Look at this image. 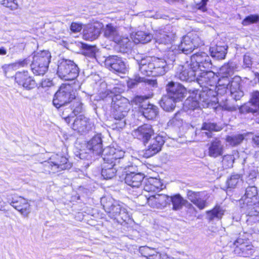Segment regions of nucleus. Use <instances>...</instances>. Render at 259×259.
Masks as SVG:
<instances>
[{"label": "nucleus", "mask_w": 259, "mask_h": 259, "mask_svg": "<svg viewBox=\"0 0 259 259\" xmlns=\"http://www.w3.org/2000/svg\"><path fill=\"white\" fill-rule=\"evenodd\" d=\"M0 4L12 10H16L18 7L16 0H0Z\"/></svg>", "instance_id": "49"}, {"label": "nucleus", "mask_w": 259, "mask_h": 259, "mask_svg": "<svg viewBox=\"0 0 259 259\" xmlns=\"http://www.w3.org/2000/svg\"><path fill=\"white\" fill-rule=\"evenodd\" d=\"M231 81V80H230L228 77L218 78L217 84H218V87H217L218 89L216 92L218 96L227 93Z\"/></svg>", "instance_id": "31"}, {"label": "nucleus", "mask_w": 259, "mask_h": 259, "mask_svg": "<svg viewBox=\"0 0 259 259\" xmlns=\"http://www.w3.org/2000/svg\"><path fill=\"white\" fill-rule=\"evenodd\" d=\"M178 100V99L177 98L164 95L159 101V104L164 111L171 112L175 109Z\"/></svg>", "instance_id": "28"}, {"label": "nucleus", "mask_w": 259, "mask_h": 259, "mask_svg": "<svg viewBox=\"0 0 259 259\" xmlns=\"http://www.w3.org/2000/svg\"><path fill=\"white\" fill-rule=\"evenodd\" d=\"M252 65V61L250 57L245 55L243 58V66L245 67H250Z\"/></svg>", "instance_id": "64"}, {"label": "nucleus", "mask_w": 259, "mask_h": 259, "mask_svg": "<svg viewBox=\"0 0 259 259\" xmlns=\"http://www.w3.org/2000/svg\"><path fill=\"white\" fill-rule=\"evenodd\" d=\"M117 220L118 223L122 224L123 222L128 223L131 220L130 215L128 213L126 209L123 207L121 209V211L118 213L117 215Z\"/></svg>", "instance_id": "45"}, {"label": "nucleus", "mask_w": 259, "mask_h": 259, "mask_svg": "<svg viewBox=\"0 0 259 259\" xmlns=\"http://www.w3.org/2000/svg\"><path fill=\"white\" fill-rule=\"evenodd\" d=\"M30 62L31 60L29 58H25L23 60H18L17 62L14 63V64H15V67H24L29 65Z\"/></svg>", "instance_id": "59"}, {"label": "nucleus", "mask_w": 259, "mask_h": 259, "mask_svg": "<svg viewBox=\"0 0 259 259\" xmlns=\"http://www.w3.org/2000/svg\"><path fill=\"white\" fill-rule=\"evenodd\" d=\"M156 41L159 44H166L171 41L169 35L165 34H159L156 35Z\"/></svg>", "instance_id": "52"}, {"label": "nucleus", "mask_w": 259, "mask_h": 259, "mask_svg": "<svg viewBox=\"0 0 259 259\" xmlns=\"http://www.w3.org/2000/svg\"><path fill=\"white\" fill-rule=\"evenodd\" d=\"M227 47L226 46H218L211 47L210 52L212 57L218 60H222L225 58Z\"/></svg>", "instance_id": "32"}, {"label": "nucleus", "mask_w": 259, "mask_h": 259, "mask_svg": "<svg viewBox=\"0 0 259 259\" xmlns=\"http://www.w3.org/2000/svg\"><path fill=\"white\" fill-rule=\"evenodd\" d=\"M200 39L196 33H188L184 36L179 45V51L188 55L192 52L195 48L200 45Z\"/></svg>", "instance_id": "14"}, {"label": "nucleus", "mask_w": 259, "mask_h": 259, "mask_svg": "<svg viewBox=\"0 0 259 259\" xmlns=\"http://www.w3.org/2000/svg\"><path fill=\"white\" fill-rule=\"evenodd\" d=\"M202 130L208 131V132H203L202 134H205L207 137H211V131H219L221 127L218 126L215 123L211 122H205L203 124Z\"/></svg>", "instance_id": "43"}, {"label": "nucleus", "mask_w": 259, "mask_h": 259, "mask_svg": "<svg viewBox=\"0 0 259 259\" xmlns=\"http://www.w3.org/2000/svg\"><path fill=\"white\" fill-rule=\"evenodd\" d=\"M51 57V53L47 50L35 54L30 64L33 73L36 75H44L48 69Z\"/></svg>", "instance_id": "6"}, {"label": "nucleus", "mask_w": 259, "mask_h": 259, "mask_svg": "<svg viewBox=\"0 0 259 259\" xmlns=\"http://www.w3.org/2000/svg\"><path fill=\"white\" fill-rule=\"evenodd\" d=\"M165 143L164 138L160 135H157L148 141L146 148L143 151V156L149 158L159 153Z\"/></svg>", "instance_id": "13"}, {"label": "nucleus", "mask_w": 259, "mask_h": 259, "mask_svg": "<svg viewBox=\"0 0 259 259\" xmlns=\"http://www.w3.org/2000/svg\"><path fill=\"white\" fill-rule=\"evenodd\" d=\"M141 82H145L152 87H155L157 84L156 80L149 79L145 77H141L139 74H135L133 78H131L127 81V85L130 89H134Z\"/></svg>", "instance_id": "29"}, {"label": "nucleus", "mask_w": 259, "mask_h": 259, "mask_svg": "<svg viewBox=\"0 0 259 259\" xmlns=\"http://www.w3.org/2000/svg\"><path fill=\"white\" fill-rule=\"evenodd\" d=\"M79 69L73 61L63 59L58 62L57 74L62 79L72 80L79 74Z\"/></svg>", "instance_id": "5"}, {"label": "nucleus", "mask_w": 259, "mask_h": 259, "mask_svg": "<svg viewBox=\"0 0 259 259\" xmlns=\"http://www.w3.org/2000/svg\"><path fill=\"white\" fill-rule=\"evenodd\" d=\"M259 21V16L257 15H250L246 17L242 21L244 26H247Z\"/></svg>", "instance_id": "51"}, {"label": "nucleus", "mask_w": 259, "mask_h": 259, "mask_svg": "<svg viewBox=\"0 0 259 259\" xmlns=\"http://www.w3.org/2000/svg\"><path fill=\"white\" fill-rule=\"evenodd\" d=\"M145 175L143 173L126 174L125 183L133 188H139L144 181Z\"/></svg>", "instance_id": "25"}, {"label": "nucleus", "mask_w": 259, "mask_h": 259, "mask_svg": "<svg viewBox=\"0 0 259 259\" xmlns=\"http://www.w3.org/2000/svg\"><path fill=\"white\" fill-rule=\"evenodd\" d=\"M191 63L188 64L187 61L184 65H182V70H185L183 66L189 65L187 67L186 70H190L191 69H200L199 68L209 69L211 68L212 64L209 56L204 52H200L193 55L190 58Z\"/></svg>", "instance_id": "10"}, {"label": "nucleus", "mask_w": 259, "mask_h": 259, "mask_svg": "<svg viewBox=\"0 0 259 259\" xmlns=\"http://www.w3.org/2000/svg\"><path fill=\"white\" fill-rule=\"evenodd\" d=\"M140 112L147 120H155L159 114V108L157 106L149 103L143 109H140Z\"/></svg>", "instance_id": "30"}, {"label": "nucleus", "mask_w": 259, "mask_h": 259, "mask_svg": "<svg viewBox=\"0 0 259 259\" xmlns=\"http://www.w3.org/2000/svg\"><path fill=\"white\" fill-rule=\"evenodd\" d=\"M139 252L143 256L147 259H157L160 256L159 252L155 249L147 246H141L139 248Z\"/></svg>", "instance_id": "33"}, {"label": "nucleus", "mask_w": 259, "mask_h": 259, "mask_svg": "<svg viewBox=\"0 0 259 259\" xmlns=\"http://www.w3.org/2000/svg\"><path fill=\"white\" fill-rule=\"evenodd\" d=\"M152 35L144 31H140L136 33L134 42L136 44H146L149 42L152 38Z\"/></svg>", "instance_id": "36"}, {"label": "nucleus", "mask_w": 259, "mask_h": 259, "mask_svg": "<svg viewBox=\"0 0 259 259\" xmlns=\"http://www.w3.org/2000/svg\"><path fill=\"white\" fill-rule=\"evenodd\" d=\"M15 80L19 85L23 87L27 90L33 89L36 86L35 81L29 75L27 71L16 72Z\"/></svg>", "instance_id": "21"}, {"label": "nucleus", "mask_w": 259, "mask_h": 259, "mask_svg": "<svg viewBox=\"0 0 259 259\" xmlns=\"http://www.w3.org/2000/svg\"><path fill=\"white\" fill-rule=\"evenodd\" d=\"M225 211V210L223 207L216 205L212 210L207 211L206 213L209 220L212 221L214 219H221Z\"/></svg>", "instance_id": "35"}, {"label": "nucleus", "mask_w": 259, "mask_h": 259, "mask_svg": "<svg viewBox=\"0 0 259 259\" xmlns=\"http://www.w3.org/2000/svg\"><path fill=\"white\" fill-rule=\"evenodd\" d=\"M242 208L246 213V222L248 225L252 226L259 222V203Z\"/></svg>", "instance_id": "24"}, {"label": "nucleus", "mask_w": 259, "mask_h": 259, "mask_svg": "<svg viewBox=\"0 0 259 259\" xmlns=\"http://www.w3.org/2000/svg\"><path fill=\"white\" fill-rule=\"evenodd\" d=\"M207 93L205 91L199 92L198 91H193L192 93H187L186 89L182 84L179 83V101L189 94V96L185 101L183 104V109L184 111L194 110L199 107L200 102L208 103L209 98Z\"/></svg>", "instance_id": "4"}, {"label": "nucleus", "mask_w": 259, "mask_h": 259, "mask_svg": "<svg viewBox=\"0 0 259 259\" xmlns=\"http://www.w3.org/2000/svg\"><path fill=\"white\" fill-rule=\"evenodd\" d=\"M246 136V134H237L228 136L226 137V141L231 146H236L242 142Z\"/></svg>", "instance_id": "40"}, {"label": "nucleus", "mask_w": 259, "mask_h": 259, "mask_svg": "<svg viewBox=\"0 0 259 259\" xmlns=\"http://www.w3.org/2000/svg\"><path fill=\"white\" fill-rule=\"evenodd\" d=\"M230 246L233 245L234 246V254L239 256L248 257L254 252V247L247 240L239 238L235 240L232 243H229Z\"/></svg>", "instance_id": "15"}, {"label": "nucleus", "mask_w": 259, "mask_h": 259, "mask_svg": "<svg viewBox=\"0 0 259 259\" xmlns=\"http://www.w3.org/2000/svg\"><path fill=\"white\" fill-rule=\"evenodd\" d=\"M208 0H201V1L196 5V8L202 12L206 11V5Z\"/></svg>", "instance_id": "63"}, {"label": "nucleus", "mask_w": 259, "mask_h": 259, "mask_svg": "<svg viewBox=\"0 0 259 259\" xmlns=\"http://www.w3.org/2000/svg\"><path fill=\"white\" fill-rule=\"evenodd\" d=\"M106 105L111 108H130V103L127 99L120 94H115L112 91H107L103 99Z\"/></svg>", "instance_id": "12"}, {"label": "nucleus", "mask_w": 259, "mask_h": 259, "mask_svg": "<svg viewBox=\"0 0 259 259\" xmlns=\"http://www.w3.org/2000/svg\"><path fill=\"white\" fill-rule=\"evenodd\" d=\"M111 113L115 128H122L125 126V118L127 115L130 108H111Z\"/></svg>", "instance_id": "23"}, {"label": "nucleus", "mask_w": 259, "mask_h": 259, "mask_svg": "<svg viewBox=\"0 0 259 259\" xmlns=\"http://www.w3.org/2000/svg\"><path fill=\"white\" fill-rule=\"evenodd\" d=\"M61 156L57 155L55 161H48L45 164L46 167L50 168V170H49V172H55L56 171L61 170L60 169V166L61 165V160H60Z\"/></svg>", "instance_id": "42"}, {"label": "nucleus", "mask_w": 259, "mask_h": 259, "mask_svg": "<svg viewBox=\"0 0 259 259\" xmlns=\"http://www.w3.org/2000/svg\"><path fill=\"white\" fill-rule=\"evenodd\" d=\"M83 48L84 49V53L86 55H89L91 57L94 56L96 54V47L87 44L83 45Z\"/></svg>", "instance_id": "53"}, {"label": "nucleus", "mask_w": 259, "mask_h": 259, "mask_svg": "<svg viewBox=\"0 0 259 259\" xmlns=\"http://www.w3.org/2000/svg\"><path fill=\"white\" fill-rule=\"evenodd\" d=\"M148 204L151 207L158 209L164 208L167 204L172 205V209L178 210V194L169 196L162 194H156L147 198Z\"/></svg>", "instance_id": "7"}, {"label": "nucleus", "mask_w": 259, "mask_h": 259, "mask_svg": "<svg viewBox=\"0 0 259 259\" xmlns=\"http://www.w3.org/2000/svg\"><path fill=\"white\" fill-rule=\"evenodd\" d=\"M105 154H111L115 166L119 169L126 171L131 163L124 156L125 152L113 147L107 146L105 150Z\"/></svg>", "instance_id": "11"}, {"label": "nucleus", "mask_w": 259, "mask_h": 259, "mask_svg": "<svg viewBox=\"0 0 259 259\" xmlns=\"http://www.w3.org/2000/svg\"><path fill=\"white\" fill-rule=\"evenodd\" d=\"M101 33V27L88 24L83 29V37L84 39L93 41L97 39Z\"/></svg>", "instance_id": "27"}, {"label": "nucleus", "mask_w": 259, "mask_h": 259, "mask_svg": "<svg viewBox=\"0 0 259 259\" xmlns=\"http://www.w3.org/2000/svg\"><path fill=\"white\" fill-rule=\"evenodd\" d=\"M151 180L153 181V184L154 185V187H155V190L156 191H160V190L163 189V185L161 183L160 181L158 179L151 178Z\"/></svg>", "instance_id": "57"}, {"label": "nucleus", "mask_w": 259, "mask_h": 259, "mask_svg": "<svg viewBox=\"0 0 259 259\" xmlns=\"http://www.w3.org/2000/svg\"><path fill=\"white\" fill-rule=\"evenodd\" d=\"M240 78L239 77H235L232 78L230 84L229 85V91L230 93L240 90Z\"/></svg>", "instance_id": "48"}, {"label": "nucleus", "mask_w": 259, "mask_h": 259, "mask_svg": "<svg viewBox=\"0 0 259 259\" xmlns=\"http://www.w3.org/2000/svg\"><path fill=\"white\" fill-rule=\"evenodd\" d=\"M104 35L108 39L116 42L119 36L116 28L111 24L106 25L104 28Z\"/></svg>", "instance_id": "34"}, {"label": "nucleus", "mask_w": 259, "mask_h": 259, "mask_svg": "<svg viewBox=\"0 0 259 259\" xmlns=\"http://www.w3.org/2000/svg\"><path fill=\"white\" fill-rule=\"evenodd\" d=\"M166 95L178 99V83L171 81L166 85Z\"/></svg>", "instance_id": "41"}, {"label": "nucleus", "mask_w": 259, "mask_h": 259, "mask_svg": "<svg viewBox=\"0 0 259 259\" xmlns=\"http://www.w3.org/2000/svg\"><path fill=\"white\" fill-rule=\"evenodd\" d=\"M101 202L105 211L111 219L117 218L118 213L123 207L118 202L111 198H102Z\"/></svg>", "instance_id": "20"}, {"label": "nucleus", "mask_w": 259, "mask_h": 259, "mask_svg": "<svg viewBox=\"0 0 259 259\" xmlns=\"http://www.w3.org/2000/svg\"><path fill=\"white\" fill-rule=\"evenodd\" d=\"M154 131L151 125L144 124L140 126L134 131V136L137 139L142 141L145 146L148 143V141L154 137Z\"/></svg>", "instance_id": "22"}, {"label": "nucleus", "mask_w": 259, "mask_h": 259, "mask_svg": "<svg viewBox=\"0 0 259 259\" xmlns=\"http://www.w3.org/2000/svg\"><path fill=\"white\" fill-rule=\"evenodd\" d=\"M93 126V124L89 118L83 115H80L74 120L72 128L81 135H84L91 131Z\"/></svg>", "instance_id": "19"}, {"label": "nucleus", "mask_w": 259, "mask_h": 259, "mask_svg": "<svg viewBox=\"0 0 259 259\" xmlns=\"http://www.w3.org/2000/svg\"><path fill=\"white\" fill-rule=\"evenodd\" d=\"M8 202L24 217H27L31 212L30 205L24 198L14 195L8 198Z\"/></svg>", "instance_id": "18"}, {"label": "nucleus", "mask_w": 259, "mask_h": 259, "mask_svg": "<svg viewBox=\"0 0 259 259\" xmlns=\"http://www.w3.org/2000/svg\"><path fill=\"white\" fill-rule=\"evenodd\" d=\"M71 31L73 32H78L82 29V25L76 22H72L70 26Z\"/></svg>", "instance_id": "60"}, {"label": "nucleus", "mask_w": 259, "mask_h": 259, "mask_svg": "<svg viewBox=\"0 0 259 259\" xmlns=\"http://www.w3.org/2000/svg\"><path fill=\"white\" fill-rule=\"evenodd\" d=\"M250 103L252 107L248 109L249 112H257L259 111V91H253L251 96Z\"/></svg>", "instance_id": "37"}, {"label": "nucleus", "mask_w": 259, "mask_h": 259, "mask_svg": "<svg viewBox=\"0 0 259 259\" xmlns=\"http://www.w3.org/2000/svg\"><path fill=\"white\" fill-rule=\"evenodd\" d=\"M239 203L241 208L258 204L259 195L257 188L253 186L247 187L244 194L239 200Z\"/></svg>", "instance_id": "16"}, {"label": "nucleus", "mask_w": 259, "mask_h": 259, "mask_svg": "<svg viewBox=\"0 0 259 259\" xmlns=\"http://www.w3.org/2000/svg\"><path fill=\"white\" fill-rule=\"evenodd\" d=\"M104 151L102 159L104 161L102 165L101 175L104 179L109 180L115 176L117 171V167L115 166L111 154H105Z\"/></svg>", "instance_id": "17"}, {"label": "nucleus", "mask_w": 259, "mask_h": 259, "mask_svg": "<svg viewBox=\"0 0 259 259\" xmlns=\"http://www.w3.org/2000/svg\"><path fill=\"white\" fill-rule=\"evenodd\" d=\"M241 181V176L238 174H234L231 176L227 181L228 188H234Z\"/></svg>", "instance_id": "46"}, {"label": "nucleus", "mask_w": 259, "mask_h": 259, "mask_svg": "<svg viewBox=\"0 0 259 259\" xmlns=\"http://www.w3.org/2000/svg\"><path fill=\"white\" fill-rule=\"evenodd\" d=\"M105 65L114 73L125 74L128 71L126 59L117 55H109L105 60Z\"/></svg>", "instance_id": "9"}, {"label": "nucleus", "mask_w": 259, "mask_h": 259, "mask_svg": "<svg viewBox=\"0 0 259 259\" xmlns=\"http://www.w3.org/2000/svg\"><path fill=\"white\" fill-rule=\"evenodd\" d=\"M61 160V166H60V170L68 169L72 166V164L68 162V159L65 156H61L60 157Z\"/></svg>", "instance_id": "54"}, {"label": "nucleus", "mask_w": 259, "mask_h": 259, "mask_svg": "<svg viewBox=\"0 0 259 259\" xmlns=\"http://www.w3.org/2000/svg\"><path fill=\"white\" fill-rule=\"evenodd\" d=\"M187 196L188 199L193 203L199 198V197L202 196V193L199 192H195L189 191L187 193Z\"/></svg>", "instance_id": "55"}, {"label": "nucleus", "mask_w": 259, "mask_h": 259, "mask_svg": "<svg viewBox=\"0 0 259 259\" xmlns=\"http://www.w3.org/2000/svg\"><path fill=\"white\" fill-rule=\"evenodd\" d=\"M207 147L208 155L211 157L216 158L223 154V145L219 139L212 140L209 144H208Z\"/></svg>", "instance_id": "26"}, {"label": "nucleus", "mask_w": 259, "mask_h": 259, "mask_svg": "<svg viewBox=\"0 0 259 259\" xmlns=\"http://www.w3.org/2000/svg\"><path fill=\"white\" fill-rule=\"evenodd\" d=\"M235 160L234 156L232 154H227L223 157L222 164L225 168H228L233 166Z\"/></svg>", "instance_id": "47"}, {"label": "nucleus", "mask_w": 259, "mask_h": 259, "mask_svg": "<svg viewBox=\"0 0 259 259\" xmlns=\"http://www.w3.org/2000/svg\"><path fill=\"white\" fill-rule=\"evenodd\" d=\"M87 148L89 152L81 151L79 153V158L81 159L89 160L92 158L91 154L96 155L101 154L103 157L104 151L106 148L103 149V141L101 134L95 135L89 141H88Z\"/></svg>", "instance_id": "8"}, {"label": "nucleus", "mask_w": 259, "mask_h": 259, "mask_svg": "<svg viewBox=\"0 0 259 259\" xmlns=\"http://www.w3.org/2000/svg\"><path fill=\"white\" fill-rule=\"evenodd\" d=\"M53 104L67 123L82 110V103L76 98L72 87L68 84L61 85L54 96Z\"/></svg>", "instance_id": "1"}, {"label": "nucleus", "mask_w": 259, "mask_h": 259, "mask_svg": "<svg viewBox=\"0 0 259 259\" xmlns=\"http://www.w3.org/2000/svg\"><path fill=\"white\" fill-rule=\"evenodd\" d=\"M2 69L3 72L6 76H7V74L12 71L15 67V64L14 63L9 64H4L2 66Z\"/></svg>", "instance_id": "61"}, {"label": "nucleus", "mask_w": 259, "mask_h": 259, "mask_svg": "<svg viewBox=\"0 0 259 259\" xmlns=\"http://www.w3.org/2000/svg\"><path fill=\"white\" fill-rule=\"evenodd\" d=\"M116 42L119 46L120 52L124 54L131 50L132 42L128 38H121L119 37Z\"/></svg>", "instance_id": "39"}, {"label": "nucleus", "mask_w": 259, "mask_h": 259, "mask_svg": "<svg viewBox=\"0 0 259 259\" xmlns=\"http://www.w3.org/2000/svg\"><path fill=\"white\" fill-rule=\"evenodd\" d=\"M193 204L200 209H203L207 206L206 200L202 199L201 197H199V198Z\"/></svg>", "instance_id": "58"}, {"label": "nucleus", "mask_w": 259, "mask_h": 259, "mask_svg": "<svg viewBox=\"0 0 259 259\" xmlns=\"http://www.w3.org/2000/svg\"><path fill=\"white\" fill-rule=\"evenodd\" d=\"M178 55V50L176 49V47H172L168 51L167 57L168 59V63L170 64L171 62L172 64L176 60Z\"/></svg>", "instance_id": "50"}, {"label": "nucleus", "mask_w": 259, "mask_h": 259, "mask_svg": "<svg viewBox=\"0 0 259 259\" xmlns=\"http://www.w3.org/2000/svg\"><path fill=\"white\" fill-rule=\"evenodd\" d=\"M133 104L139 106V110L143 109L150 103L146 96H136L131 100Z\"/></svg>", "instance_id": "38"}, {"label": "nucleus", "mask_w": 259, "mask_h": 259, "mask_svg": "<svg viewBox=\"0 0 259 259\" xmlns=\"http://www.w3.org/2000/svg\"><path fill=\"white\" fill-rule=\"evenodd\" d=\"M232 97L236 101L239 100L242 98L244 93L241 90L230 93Z\"/></svg>", "instance_id": "62"}, {"label": "nucleus", "mask_w": 259, "mask_h": 259, "mask_svg": "<svg viewBox=\"0 0 259 259\" xmlns=\"http://www.w3.org/2000/svg\"><path fill=\"white\" fill-rule=\"evenodd\" d=\"M139 70L146 76H157L164 75L167 63L163 59L156 57H146L137 61Z\"/></svg>", "instance_id": "3"}, {"label": "nucleus", "mask_w": 259, "mask_h": 259, "mask_svg": "<svg viewBox=\"0 0 259 259\" xmlns=\"http://www.w3.org/2000/svg\"><path fill=\"white\" fill-rule=\"evenodd\" d=\"M233 73V67L229 64H224L219 70V74L221 77H228Z\"/></svg>", "instance_id": "44"}, {"label": "nucleus", "mask_w": 259, "mask_h": 259, "mask_svg": "<svg viewBox=\"0 0 259 259\" xmlns=\"http://www.w3.org/2000/svg\"><path fill=\"white\" fill-rule=\"evenodd\" d=\"M152 182L153 181L151 180V178L148 179L147 182H144L145 185L143 187V189L147 192H156Z\"/></svg>", "instance_id": "56"}, {"label": "nucleus", "mask_w": 259, "mask_h": 259, "mask_svg": "<svg viewBox=\"0 0 259 259\" xmlns=\"http://www.w3.org/2000/svg\"><path fill=\"white\" fill-rule=\"evenodd\" d=\"M183 66V68L185 70L179 74V79L182 80H193L196 79L198 83L201 87L205 88V93H207L208 98L209 95L213 93V91L211 89H208V87H214L217 85L218 80V76L211 71H205L201 69H191L190 70H186L187 67Z\"/></svg>", "instance_id": "2"}]
</instances>
